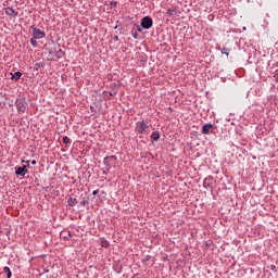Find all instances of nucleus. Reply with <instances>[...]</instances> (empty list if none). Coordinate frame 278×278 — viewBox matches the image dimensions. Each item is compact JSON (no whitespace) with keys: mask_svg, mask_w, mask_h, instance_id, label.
I'll return each mask as SVG.
<instances>
[{"mask_svg":"<svg viewBox=\"0 0 278 278\" xmlns=\"http://www.w3.org/2000/svg\"><path fill=\"white\" fill-rule=\"evenodd\" d=\"M30 29L33 30V38L37 40H41L42 38L46 37L45 31L40 30L39 28L31 26Z\"/></svg>","mask_w":278,"mask_h":278,"instance_id":"6","label":"nucleus"},{"mask_svg":"<svg viewBox=\"0 0 278 278\" xmlns=\"http://www.w3.org/2000/svg\"><path fill=\"white\" fill-rule=\"evenodd\" d=\"M22 164H27V168H29V161L22 160Z\"/></svg>","mask_w":278,"mask_h":278,"instance_id":"24","label":"nucleus"},{"mask_svg":"<svg viewBox=\"0 0 278 278\" xmlns=\"http://www.w3.org/2000/svg\"><path fill=\"white\" fill-rule=\"evenodd\" d=\"M68 236H71V232H68Z\"/></svg>","mask_w":278,"mask_h":278,"instance_id":"34","label":"nucleus"},{"mask_svg":"<svg viewBox=\"0 0 278 278\" xmlns=\"http://www.w3.org/2000/svg\"><path fill=\"white\" fill-rule=\"evenodd\" d=\"M15 175H17V177H25V175H27V165L15 167Z\"/></svg>","mask_w":278,"mask_h":278,"instance_id":"7","label":"nucleus"},{"mask_svg":"<svg viewBox=\"0 0 278 278\" xmlns=\"http://www.w3.org/2000/svg\"><path fill=\"white\" fill-rule=\"evenodd\" d=\"M30 164H31L33 166H36V164H37L36 160H33V161L30 162Z\"/></svg>","mask_w":278,"mask_h":278,"instance_id":"27","label":"nucleus"},{"mask_svg":"<svg viewBox=\"0 0 278 278\" xmlns=\"http://www.w3.org/2000/svg\"><path fill=\"white\" fill-rule=\"evenodd\" d=\"M116 5H118V2H115V1L111 2V8H116Z\"/></svg>","mask_w":278,"mask_h":278,"instance_id":"22","label":"nucleus"},{"mask_svg":"<svg viewBox=\"0 0 278 278\" xmlns=\"http://www.w3.org/2000/svg\"><path fill=\"white\" fill-rule=\"evenodd\" d=\"M67 205H68V207H75V205H77V199H75V198H70V199L67 200Z\"/></svg>","mask_w":278,"mask_h":278,"instance_id":"13","label":"nucleus"},{"mask_svg":"<svg viewBox=\"0 0 278 278\" xmlns=\"http://www.w3.org/2000/svg\"><path fill=\"white\" fill-rule=\"evenodd\" d=\"M71 143V138L64 137L63 138V144H70Z\"/></svg>","mask_w":278,"mask_h":278,"instance_id":"19","label":"nucleus"},{"mask_svg":"<svg viewBox=\"0 0 278 278\" xmlns=\"http://www.w3.org/2000/svg\"><path fill=\"white\" fill-rule=\"evenodd\" d=\"M222 53H224V55H229V50L227 48H223Z\"/></svg>","mask_w":278,"mask_h":278,"instance_id":"21","label":"nucleus"},{"mask_svg":"<svg viewBox=\"0 0 278 278\" xmlns=\"http://www.w3.org/2000/svg\"><path fill=\"white\" fill-rule=\"evenodd\" d=\"M274 77H275L276 81L278 83V70H276Z\"/></svg>","mask_w":278,"mask_h":278,"instance_id":"23","label":"nucleus"},{"mask_svg":"<svg viewBox=\"0 0 278 278\" xmlns=\"http://www.w3.org/2000/svg\"><path fill=\"white\" fill-rule=\"evenodd\" d=\"M5 15L13 16V18H16V16H18V12H16V10H14L12 7H9L5 9Z\"/></svg>","mask_w":278,"mask_h":278,"instance_id":"10","label":"nucleus"},{"mask_svg":"<svg viewBox=\"0 0 278 278\" xmlns=\"http://www.w3.org/2000/svg\"><path fill=\"white\" fill-rule=\"evenodd\" d=\"M48 55L50 60L58 61L62 58H64V51H62V48L60 46H54L53 48H48Z\"/></svg>","mask_w":278,"mask_h":278,"instance_id":"1","label":"nucleus"},{"mask_svg":"<svg viewBox=\"0 0 278 278\" xmlns=\"http://www.w3.org/2000/svg\"><path fill=\"white\" fill-rule=\"evenodd\" d=\"M160 130H155L151 135V140H153V142H157V140H160Z\"/></svg>","mask_w":278,"mask_h":278,"instance_id":"12","label":"nucleus"},{"mask_svg":"<svg viewBox=\"0 0 278 278\" xmlns=\"http://www.w3.org/2000/svg\"><path fill=\"white\" fill-rule=\"evenodd\" d=\"M88 204H89L88 200H83V201L80 202V205H81L83 207H86Z\"/></svg>","mask_w":278,"mask_h":278,"instance_id":"20","label":"nucleus"},{"mask_svg":"<svg viewBox=\"0 0 278 278\" xmlns=\"http://www.w3.org/2000/svg\"><path fill=\"white\" fill-rule=\"evenodd\" d=\"M167 16L172 17V16H179L181 14V12H179V10H177V8H168L166 11Z\"/></svg>","mask_w":278,"mask_h":278,"instance_id":"8","label":"nucleus"},{"mask_svg":"<svg viewBox=\"0 0 278 278\" xmlns=\"http://www.w3.org/2000/svg\"><path fill=\"white\" fill-rule=\"evenodd\" d=\"M92 194H93V197H97V194H99V190H94V191L92 192Z\"/></svg>","mask_w":278,"mask_h":278,"instance_id":"26","label":"nucleus"},{"mask_svg":"<svg viewBox=\"0 0 278 278\" xmlns=\"http://www.w3.org/2000/svg\"><path fill=\"white\" fill-rule=\"evenodd\" d=\"M149 129H151V127L144 121L135 124V131L136 134H139V136H149Z\"/></svg>","mask_w":278,"mask_h":278,"instance_id":"2","label":"nucleus"},{"mask_svg":"<svg viewBox=\"0 0 278 278\" xmlns=\"http://www.w3.org/2000/svg\"><path fill=\"white\" fill-rule=\"evenodd\" d=\"M113 40H118V36L115 35V36L113 37Z\"/></svg>","mask_w":278,"mask_h":278,"instance_id":"30","label":"nucleus"},{"mask_svg":"<svg viewBox=\"0 0 278 278\" xmlns=\"http://www.w3.org/2000/svg\"><path fill=\"white\" fill-rule=\"evenodd\" d=\"M109 94H110V97H116V92H114V93L110 92Z\"/></svg>","mask_w":278,"mask_h":278,"instance_id":"29","label":"nucleus"},{"mask_svg":"<svg viewBox=\"0 0 278 278\" xmlns=\"http://www.w3.org/2000/svg\"><path fill=\"white\" fill-rule=\"evenodd\" d=\"M103 175H108V172H103Z\"/></svg>","mask_w":278,"mask_h":278,"instance_id":"32","label":"nucleus"},{"mask_svg":"<svg viewBox=\"0 0 278 278\" xmlns=\"http://www.w3.org/2000/svg\"><path fill=\"white\" fill-rule=\"evenodd\" d=\"M210 129H214V124H205L202 126V134H210Z\"/></svg>","mask_w":278,"mask_h":278,"instance_id":"11","label":"nucleus"},{"mask_svg":"<svg viewBox=\"0 0 278 278\" xmlns=\"http://www.w3.org/2000/svg\"><path fill=\"white\" fill-rule=\"evenodd\" d=\"M3 273L7 274V278H12V270H10V267H3Z\"/></svg>","mask_w":278,"mask_h":278,"instance_id":"15","label":"nucleus"},{"mask_svg":"<svg viewBox=\"0 0 278 278\" xmlns=\"http://www.w3.org/2000/svg\"><path fill=\"white\" fill-rule=\"evenodd\" d=\"M21 77H23V73L21 72H15L14 74H12V79H15V81H18Z\"/></svg>","mask_w":278,"mask_h":278,"instance_id":"14","label":"nucleus"},{"mask_svg":"<svg viewBox=\"0 0 278 278\" xmlns=\"http://www.w3.org/2000/svg\"><path fill=\"white\" fill-rule=\"evenodd\" d=\"M132 38H135V40H139L140 39V35L138 33H131Z\"/></svg>","mask_w":278,"mask_h":278,"instance_id":"18","label":"nucleus"},{"mask_svg":"<svg viewBox=\"0 0 278 278\" xmlns=\"http://www.w3.org/2000/svg\"><path fill=\"white\" fill-rule=\"evenodd\" d=\"M140 25L142 29H151L153 27V18L151 16L142 17Z\"/></svg>","mask_w":278,"mask_h":278,"instance_id":"4","label":"nucleus"},{"mask_svg":"<svg viewBox=\"0 0 278 278\" xmlns=\"http://www.w3.org/2000/svg\"><path fill=\"white\" fill-rule=\"evenodd\" d=\"M45 273H49V269H45Z\"/></svg>","mask_w":278,"mask_h":278,"instance_id":"33","label":"nucleus"},{"mask_svg":"<svg viewBox=\"0 0 278 278\" xmlns=\"http://www.w3.org/2000/svg\"><path fill=\"white\" fill-rule=\"evenodd\" d=\"M118 160L116 155L105 156L103 159V164L106 166V170H110L114 165H112V162H116Z\"/></svg>","mask_w":278,"mask_h":278,"instance_id":"5","label":"nucleus"},{"mask_svg":"<svg viewBox=\"0 0 278 278\" xmlns=\"http://www.w3.org/2000/svg\"><path fill=\"white\" fill-rule=\"evenodd\" d=\"M101 247H103V249H108L110 247V241H108L106 239H102Z\"/></svg>","mask_w":278,"mask_h":278,"instance_id":"16","label":"nucleus"},{"mask_svg":"<svg viewBox=\"0 0 278 278\" xmlns=\"http://www.w3.org/2000/svg\"><path fill=\"white\" fill-rule=\"evenodd\" d=\"M203 186L205 189L212 188V186H214V177L207 176L203 181Z\"/></svg>","mask_w":278,"mask_h":278,"instance_id":"9","label":"nucleus"},{"mask_svg":"<svg viewBox=\"0 0 278 278\" xmlns=\"http://www.w3.org/2000/svg\"><path fill=\"white\" fill-rule=\"evenodd\" d=\"M35 68L36 70L40 68V63L35 64Z\"/></svg>","mask_w":278,"mask_h":278,"instance_id":"28","label":"nucleus"},{"mask_svg":"<svg viewBox=\"0 0 278 278\" xmlns=\"http://www.w3.org/2000/svg\"><path fill=\"white\" fill-rule=\"evenodd\" d=\"M38 39H36L35 37L30 38V45H33V47H38Z\"/></svg>","mask_w":278,"mask_h":278,"instance_id":"17","label":"nucleus"},{"mask_svg":"<svg viewBox=\"0 0 278 278\" xmlns=\"http://www.w3.org/2000/svg\"><path fill=\"white\" fill-rule=\"evenodd\" d=\"M137 31H142V27H140L139 25H136Z\"/></svg>","mask_w":278,"mask_h":278,"instance_id":"25","label":"nucleus"},{"mask_svg":"<svg viewBox=\"0 0 278 278\" xmlns=\"http://www.w3.org/2000/svg\"><path fill=\"white\" fill-rule=\"evenodd\" d=\"M15 105L17 112H21L22 114L25 113V111L27 110V101L25 100V98L17 99L15 101Z\"/></svg>","mask_w":278,"mask_h":278,"instance_id":"3","label":"nucleus"},{"mask_svg":"<svg viewBox=\"0 0 278 278\" xmlns=\"http://www.w3.org/2000/svg\"><path fill=\"white\" fill-rule=\"evenodd\" d=\"M271 269L275 270V265H271Z\"/></svg>","mask_w":278,"mask_h":278,"instance_id":"31","label":"nucleus"}]
</instances>
